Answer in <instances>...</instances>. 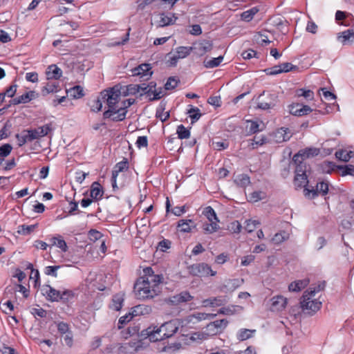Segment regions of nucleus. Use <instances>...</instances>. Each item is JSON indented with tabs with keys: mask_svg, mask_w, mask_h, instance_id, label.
<instances>
[{
	"mask_svg": "<svg viewBox=\"0 0 354 354\" xmlns=\"http://www.w3.org/2000/svg\"><path fill=\"white\" fill-rule=\"evenodd\" d=\"M37 224L26 225H21L18 227L17 232L19 234L22 235H28L34 231V230L37 227Z\"/></svg>",
	"mask_w": 354,
	"mask_h": 354,
	"instance_id": "nucleus-39",
	"label": "nucleus"
},
{
	"mask_svg": "<svg viewBox=\"0 0 354 354\" xmlns=\"http://www.w3.org/2000/svg\"><path fill=\"white\" fill-rule=\"evenodd\" d=\"M122 94V86L118 84L109 90L102 91L100 97L104 102H106L109 109H111L117 107L118 105H121L120 100Z\"/></svg>",
	"mask_w": 354,
	"mask_h": 354,
	"instance_id": "nucleus-3",
	"label": "nucleus"
},
{
	"mask_svg": "<svg viewBox=\"0 0 354 354\" xmlns=\"http://www.w3.org/2000/svg\"><path fill=\"white\" fill-rule=\"evenodd\" d=\"M47 80H58L61 77L62 71L56 65H50L46 71Z\"/></svg>",
	"mask_w": 354,
	"mask_h": 354,
	"instance_id": "nucleus-25",
	"label": "nucleus"
},
{
	"mask_svg": "<svg viewBox=\"0 0 354 354\" xmlns=\"http://www.w3.org/2000/svg\"><path fill=\"white\" fill-rule=\"evenodd\" d=\"M266 194L263 192H254L250 194V201L252 202H257L265 198Z\"/></svg>",
	"mask_w": 354,
	"mask_h": 354,
	"instance_id": "nucleus-62",
	"label": "nucleus"
},
{
	"mask_svg": "<svg viewBox=\"0 0 354 354\" xmlns=\"http://www.w3.org/2000/svg\"><path fill=\"white\" fill-rule=\"evenodd\" d=\"M319 153V150L317 148H306L304 150H300L297 153L293 156L294 161H299V158L304 161V158L314 157Z\"/></svg>",
	"mask_w": 354,
	"mask_h": 354,
	"instance_id": "nucleus-16",
	"label": "nucleus"
},
{
	"mask_svg": "<svg viewBox=\"0 0 354 354\" xmlns=\"http://www.w3.org/2000/svg\"><path fill=\"white\" fill-rule=\"evenodd\" d=\"M270 310L278 312L283 310L287 304V299L283 296L278 295L270 299Z\"/></svg>",
	"mask_w": 354,
	"mask_h": 354,
	"instance_id": "nucleus-14",
	"label": "nucleus"
},
{
	"mask_svg": "<svg viewBox=\"0 0 354 354\" xmlns=\"http://www.w3.org/2000/svg\"><path fill=\"white\" fill-rule=\"evenodd\" d=\"M17 88V84H12L4 92L1 93V94H3V100L5 99L6 96L12 97L16 93Z\"/></svg>",
	"mask_w": 354,
	"mask_h": 354,
	"instance_id": "nucleus-58",
	"label": "nucleus"
},
{
	"mask_svg": "<svg viewBox=\"0 0 354 354\" xmlns=\"http://www.w3.org/2000/svg\"><path fill=\"white\" fill-rule=\"evenodd\" d=\"M234 183L241 187H245L250 183V177L247 174H239L234 180Z\"/></svg>",
	"mask_w": 354,
	"mask_h": 354,
	"instance_id": "nucleus-35",
	"label": "nucleus"
},
{
	"mask_svg": "<svg viewBox=\"0 0 354 354\" xmlns=\"http://www.w3.org/2000/svg\"><path fill=\"white\" fill-rule=\"evenodd\" d=\"M351 153H352V151L348 152L346 151L340 150L335 153V156L340 160L348 162L351 158Z\"/></svg>",
	"mask_w": 354,
	"mask_h": 354,
	"instance_id": "nucleus-48",
	"label": "nucleus"
},
{
	"mask_svg": "<svg viewBox=\"0 0 354 354\" xmlns=\"http://www.w3.org/2000/svg\"><path fill=\"white\" fill-rule=\"evenodd\" d=\"M309 282H310V281L308 279H304L302 280L295 281L292 282L289 285L288 289L290 291H292V292H299L301 289L306 287L308 285Z\"/></svg>",
	"mask_w": 354,
	"mask_h": 354,
	"instance_id": "nucleus-28",
	"label": "nucleus"
},
{
	"mask_svg": "<svg viewBox=\"0 0 354 354\" xmlns=\"http://www.w3.org/2000/svg\"><path fill=\"white\" fill-rule=\"evenodd\" d=\"M160 331L164 333L166 338L172 337L178 330V327L174 322L170 321L162 324Z\"/></svg>",
	"mask_w": 354,
	"mask_h": 354,
	"instance_id": "nucleus-19",
	"label": "nucleus"
},
{
	"mask_svg": "<svg viewBox=\"0 0 354 354\" xmlns=\"http://www.w3.org/2000/svg\"><path fill=\"white\" fill-rule=\"evenodd\" d=\"M227 302V299L225 296H218L204 299L202 303L203 306L205 307H216L223 306Z\"/></svg>",
	"mask_w": 354,
	"mask_h": 354,
	"instance_id": "nucleus-18",
	"label": "nucleus"
},
{
	"mask_svg": "<svg viewBox=\"0 0 354 354\" xmlns=\"http://www.w3.org/2000/svg\"><path fill=\"white\" fill-rule=\"evenodd\" d=\"M190 274L194 276L206 277L208 275L214 276L216 272L213 271L211 268L205 263H196L189 266Z\"/></svg>",
	"mask_w": 354,
	"mask_h": 354,
	"instance_id": "nucleus-7",
	"label": "nucleus"
},
{
	"mask_svg": "<svg viewBox=\"0 0 354 354\" xmlns=\"http://www.w3.org/2000/svg\"><path fill=\"white\" fill-rule=\"evenodd\" d=\"M127 111L122 108L121 105L117 107L109 109L103 113L104 118H111L113 121H122L126 117Z\"/></svg>",
	"mask_w": 354,
	"mask_h": 354,
	"instance_id": "nucleus-8",
	"label": "nucleus"
},
{
	"mask_svg": "<svg viewBox=\"0 0 354 354\" xmlns=\"http://www.w3.org/2000/svg\"><path fill=\"white\" fill-rule=\"evenodd\" d=\"M177 134H178V138L185 139V138H188L189 137L190 132L183 124H180L177 128Z\"/></svg>",
	"mask_w": 354,
	"mask_h": 354,
	"instance_id": "nucleus-49",
	"label": "nucleus"
},
{
	"mask_svg": "<svg viewBox=\"0 0 354 354\" xmlns=\"http://www.w3.org/2000/svg\"><path fill=\"white\" fill-rule=\"evenodd\" d=\"M124 294L122 292H119L113 295L110 308L116 311L120 310L122 307V304L124 300Z\"/></svg>",
	"mask_w": 354,
	"mask_h": 354,
	"instance_id": "nucleus-27",
	"label": "nucleus"
},
{
	"mask_svg": "<svg viewBox=\"0 0 354 354\" xmlns=\"http://www.w3.org/2000/svg\"><path fill=\"white\" fill-rule=\"evenodd\" d=\"M53 130L51 124H47L38 128L33 129H28L30 138L32 140L39 139L48 135V133Z\"/></svg>",
	"mask_w": 354,
	"mask_h": 354,
	"instance_id": "nucleus-10",
	"label": "nucleus"
},
{
	"mask_svg": "<svg viewBox=\"0 0 354 354\" xmlns=\"http://www.w3.org/2000/svg\"><path fill=\"white\" fill-rule=\"evenodd\" d=\"M145 280L149 281V283L151 284L153 289H159L158 286L162 282V275L155 274L154 276L146 277Z\"/></svg>",
	"mask_w": 354,
	"mask_h": 354,
	"instance_id": "nucleus-37",
	"label": "nucleus"
},
{
	"mask_svg": "<svg viewBox=\"0 0 354 354\" xmlns=\"http://www.w3.org/2000/svg\"><path fill=\"white\" fill-rule=\"evenodd\" d=\"M151 67L149 64H142L131 70L133 76H139L144 80H148L152 75Z\"/></svg>",
	"mask_w": 354,
	"mask_h": 354,
	"instance_id": "nucleus-11",
	"label": "nucleus"
},
{
	"mask_svg": "<svg viewBox=\"0 0 354 354\" xmlns=\"http://www.w3.org/2000/svg\"><path fill=\"white\" fill-rule=\"evenodd\" d=\"M192 49V47L180 46L176 48L175 53L178 55V58L183 59L188 56Z\"/></svg>",
	"mask_w": 354,
	"mask_h": 354,
	"instance_id": "nucleus-40",
	"label": "nucleus"
},
{
	"mask_svg": "<svg viewBox=\"0 0 354 354\" xmlns=\"http://www.w3.org/2000/svg\"><path fill=\"white\" fill-rule=\"evenodd\" d=\"M56 324H57V330L62 336H64V334L71 332L70 328H69V326L68 324L63 322H59L57 323Z\"/></svg>",
	"mask_w": 354,
	"mask_h": 354,
	"instance_id": "nucleus-54",
	"label": "nucleus"
},
{
	"mask_svg": "<svg viewBox=\"0 0 354 354\" xmlns=\"http://www.w3.org/2000/svg\"><path fill=\"white\" fill-rule=\"evenodd\" d=\"M255 40L257 43L260 44L261 45H267L270 44V41L268 39V37L259 32L257 35H254Z\"/></svg>",
	"mask_w": 354,
	"mask_h": 354,
	"instance_id": "nucleus-59",
	"label": "nucleus"
},
{
	"mask_svg": "<svg viewBox=\"0 0 354 354\" xmlns=\"http://www.w3.org/2000/svg\"><path fill=\"white\" fill-rule=\"evenodd\" d=\"M208 337H209V336L205 330L204 332L194 333L192 335L190 339H192L193 341L205 340V339H207Z\"/></svg>",
	"mask_w": 354,
	"mask_h": 354,
	"instance_id": "nucleus-57",
	"label": "nucleus"
},
{
	"mask_svg": "<svg viewBox=\"0 0 354 354\" xmlns=\"http://www.w3.org/2000/svg\"><path fill=\"white\" fill-rule=\"evenodd\" d=\"M43 293L46 299L50 301H58L60 297V291L55 290L50 286H46L43 288Z\"/></svg>",
	"mask_w": 354,
	"mask_h": 354,
	"instance_id": "nucleus-23",
	"label": "nucleus"
},
{
	"mask_svg": "<svg viewBox=\"0 0 354 354\" xmlns=\"http://www.w3.org/2000/svg\"><path fill=\"white\" fill-rule=\"evenodd\" d=\"M288 239V234L283 231L279 233H277L272 238V241L275 244H280L281 243H282L283 241H286Z\"/></svg>",
	"mask_w": 354,
	"mask_h": 354,
	"instance_id": "nucleus-47",
	"label": "nucleus"
},
{
	"mask_svg": "<svg viewBox=\"0 0 354 354\" xmlns=\"http://www.w3.org/2000/svg\"><path fill=\"white\" fill-rule=\"evenodd\" d=\"M241 229V225L238 221L232 222L228 226V230L233 233H239Z\"/></svg>",
	"mask_w": 354,
	"mask_h": 354,
	"instance_id": "nucleus-64",
	"label": "nucleus"
},
{
	"mask_svg": "<svg viewBox=\"0 0 354 354\" xmlns=\"http://www.w3.org/2000/svg\"><path fill=\"white\" fill-rule=\"evenodd\" d=\"M329 184L326 181L318 182L315 187H305L304 189V195L309 199L317 197L319 194L324 196L328 192Z\"/></svg>",
	"mask_w": 354,
	"mask_h": 354,
	"instance_id": "nucleus-5",
	"label": "nucleus"
},
{
	"mask_svg": "<svg viewBox=\"0 0 354 354\" xmlns=\"http://www.w3.org/2000/svg\"><path fill=\"white\" fill-rule=\"evenodd\" d=\"M324 165L328 167L327 172L329 173L330 170H334L335 168L342 170V176L351 175L354 176V166L351 165L345 166H337L331 162H325Z\"/></svg>",
	"mask_w": 354,
	"mask_h": 354,
	"instance_id": "nucleus-15",
	"label": "nucleus"
},
{
	"mask_svg": "<svg viewBox=\"0 0 354 354\" xmlns=\"http://www.w3.org/2000/svg\"><path fill=\"white\" fill-rule=\"evenodd\" d=\"M189 114V117L192 119V123L197 121L201 116L200 110L197 107H192L187 112Z\"/></svg>",
	"mask_w": 354,
	"mask_h": 354,
	"instance_id": "nucleus-50",
	"label": "nucleus"
},
{
	"mask_svg": "<svg viewBox=\"0 0 354 354\" xmlns=\"http://www.w3.org/2000/svg\"><path fill=\"white\" fill-rule=\"evenodd\" d=\"M140 86L138 84H129L127 86H122V93L123 95H136L139 93Z\"/></svg>",
	"mask_w": 354,
	"mask_h": 354,
	"instance_id": "nucleus-34",
	"label": "nucleus"
},
{
	"mask_svg": "<svg viewBox=\"0 0 354 354\" xmlns=\"http://www.w3.org/2000/svg\"><path fill=\"white\" fill-rule=\"evenodd\" d=\"M59 268H60L59 266H47L45 268L44 272L46 275H50L56 277L57 276V271Z\"/></svg>",
	"mask_w": 354,
	"mask_h": 354,
	"instance_id": "nucleus-63",
	"label": "nucleus"
},
{
	"mask_svg": "<svg viewBox=\"0 0 354 354\" xmlns=\"http://www.w3.org/2000/svg\"><path fill=\"white\" fill-rule=\"evenodd\" d=\"M315 293V290L305 291L300 301L302 310L309 314L315 313L322 306V302L318 301L317 299H313Z\"/></svg>",
	"mask_w": 354,
	"mask_h": 354,
	"instance_id": "nucleus-4",
	"label": "nucleus"
},
{
	"mask_svg": "<svg viewBox=\"0 0 354 354\" xmlns=\"http://www.w3.org/2000/svg\"><path fill=\"white\" fill-rule=\"evenodd\" d=\"M216 316V314L212 313H196L189 315L188 317V321L190 322L196 323V322H200L202 320L212 319Z\"/></svg>",
	"mask_w": 354,
	"mask_h": 354,
	"instance_id": "nucleus-24",
	"label": "nucleus"
},
{
	"mask_svg": "<svg viewBox=\"0 0 354 354\" xmlns=\"http://www.w3.org/2000/svg\"><path fill=\"white\" fill-rule=\"evenodd\" d=\"M247 122L248 123H250L249 133H255L259 131H261V129H259L260 124L258 122L252 120H248Z\"/></svg>",
	"mask_w": 354,
	"mask_h": 354,
	"instance_id": "nucleus-61",
	"label": "nucleus"
},
{
	"mask_svg": "<svg viewBox=\"0 0 354 354\" xmlns=\"http://www.w3.org/2000/svg\"><path fill=\"white\" fill-rule=\"evenodd\" d=\"M103 195V191L101 188L100 183L94 182L91 188V196L95 199H100Z\"/></svg>",
	"mask_w": 354,
	"mask_h": 354,
	"instance_id": "nucleus-30",
	"label": "nucleus"
},
{
	"mask_svg": "<svg viewBox=\"0 0 354 354\" xmlns=\"http://www.w3.org/2000/svg\"><path fill=\"white\" fill-rule=\"evenodd\" d=\"M134 292L138 299L153 298L160 292V289H153L145 277L140 278L134 285Z\"/></svg>",
	"mask_w": 354,
	"mask_h": 354,
	"instance_id": "nucleus-1",
	"label": "nucleus"
},
{
	"mask_svg": "<svg viewBox=\"0 0 354 354\" xmlns=\"http://www.w3.org/2000/svg\"><path fill=\"white\" fill-rule=\"evenodd\" d=\"M292 165L295 167V175H299V176H307V172L308 171V165L306 163L299 158V161H294L293 159L292 160Z\"/></svg>",
	"mask_w": 354,
	"mask_h": 354,
	"instance_id": "nucleus-26",
	"label": "nucleus"
},
{
	"mask_svg": "<svg viewBox=\"0 0 354 354\" xmlns=\"http://www.w3.org/2000/svg\"><path fill=\"white\" fill-rule=\"evenodd\" d=\"M59 84L57 82H48L41 89V93L43 95H46L50 93H55L57 91V87Z\"/></svg>",
	"mask_w": 354,
	"mask_h": 354,
	"instance_id": "nucleus-36",
	"label": "nucleus"
},
{
	"mask_svg": "<svg viewBox=\"0 0 354 354\" xmlns=\"http://www.w3.org/2000/svg\"><path fill=\"white\" fill-rule=\"evenodd\" d=\"M39 94L35 91H31L26 93L17 97L12 99L11 101L13 104H26L29 102L32 99H35L38 97Z\"/></svg>",
	"mask_w": 354,
	"mask_h": 354,
	"instance_id": "nucleus-20",
	"label": "nucleus"
},
{
	"mask_svg": "<svg viewBox=\"0 0 354 354\" xmlns=\"http://www.w3.org/2000/svg\"><path fill=\"white\" fill-rule=\"evenodd\" d=\"M129 162L127 159L124 158V160L117 163L112 171V185L115 188L116 187V177L119 172L123 171L128 168Z\"/></svg>",
	"mask_w": 354,
	"mask_h": 354,
	"instance_id": "nucleus-22",
	"label": "nucleus"
},
{
	"mask_svg": "<svg viewBox=\"0 0 354 354\" xmlns=\"http://www.w3.org/2000/svg\"><path fill=\"white\" fill-rule=\"evenodd\" d=\"M291 136L289 129L285 127L277 129L274 133L275 141L279 143L288 140Z\"/></svg>",
	"mask_w": 354,
	"mask_h": 354,
	"instance_id": "nucleus-21",
	"label": "nucleus"
},
{
	"mask_svg": "<svg viewBox=\"0 0 354 354\" xmlns=\"http://www.w3.org/2000/svg\"><path fill=\"white\" fill-rule=\"evenodd\" d=\"M217 222L218 221H212V222H210L209 223L204 224V225H203L204 230L209 234L216 232L218 228Z\"/></svg>",
	"mask_w": 354,
	"mask_h": 354,
	"instance_id": "nucleus-53",
	"label": "nucleus"
},
{
	"mask_svg": "<svg viewBox=\"0 0 354 354\" xmlns=\"http://www.w3.org/2000/svg\"><path fill=\"white\" fill-rule=\"evenodd\" d=\"M278 102L279 97L276 93L263 91L256 99V108L263 111L274 109Z\"/></svg>",
	"mask_w": 354,
	"mask_h": 354,
	"instance_id": "nucleus-2",
	"label": "nucleus"
},
{
	"mask_svg": "<svg viewBox=\"0 0 354 354\" xmlns=\"http://www.w3.org/2000/svg\"><path fill=\"white\" fill-rule=\"evenodd\" d=\"M259 224L260 223L257 221H247L246 225L245 226V230L248 232H252L257 228V226L259 225Z\"/></svg>",
	"mask_w": 354,
	"mask_h": 354,
	"instance_id": "nucleus-60",
	"label": "nucleus"
},
{
	"mask_svg": "<svg viewBox=\"0 0 354 354\" xmlns=\"http://www.w3.org/2000/svg\"><path fill=\"white\" fill-rule=\"evenodd\" d=\"M180 82V80L176 77H170L168 78L167 82L165 84V90L174 89Z\"/></svg>",
	"mask_w": 354,
	"mask_h": 354,
	"instance_id": "nucleus-42",
	"label": "nucleus"
},
{
	"mask_svg": "<svg viewBox=\"0 0 354 354\" xmlns=\"http://www.w3.org/2000/svg\"><path fill=\"white\" fill-rule=\"evenodd\" d=\"M255 331V330L241 329L238 334V339L240 341L246 340L251 337Z\"/></svg>",
	"mask_w": 354,
	"mask_h": 354,
	"instance_id": "nucleus-43",
	"label": "nucleus"
},
{
	"mask_svg": "<svg viewBox=\"0 0 354 354\" xmlns=\"http://www.w3.org/2000/svg\"><path fill=\"white\" fill-rule=\"evenodd\" d=\"M165 108L161 105L156 111V117L159 118L162 122L166 121L169 118V112H164Z\"/></svg>",
	"mask_w": 354,
	"mask_h": 354,
	"instance_id": "nucleus-46",
	"label": "nucleus"
},
{
	"mask_svg": "<svg viewBox=\"0 0 354 354\" xmlns=\"http://www.w3.org/2000/svg\"><path fill=\"white\" fill-rule=\"evenodd\" d=\"M193 298L192 296L187 291H183L180 292L179 294L175 295L171 297L169 299V301L171 304L174 305H178L183 302H187L192 300Z\"/></svg>",
	"mask_w": 354,
	"mask_h": 354,
	"instance_id": "nucleus-17",
	"label": "nucleus"
},
{
	"mask_svg": "<svg viewBox=\"0 0 354 354\" xmlns=\"http://www.w3.org/2000/svg\"><path fill=\"white\" fill-rule=\"evenodd\" d=\"M102 102H104L101 97L93 100L91 103V111L94 112L100 111L102 108Z\"/></svg>",
	"mask_w": 354,
	"mask_h": 354,
	"instance_id": "nucleus-55",
	"label": "nucleus"
},
{
	"mask_svg": "<svg viewBox=\"0 0 354 354\" xmlns=\"http://www.w3.org/2000/svg\"><path fill=\"white\" fill-rule=\"evenodd\" d=\"M194 227V223L192 220H180L178 222V227L179 230L183 232H189L191 231L192 227Z\"/></svg>",
	"mask_w": 354,
	"mask_h": 354,
	"instance_id": "nucleus-31",
	"label": "nucleus"
},
{
	"mask_svg": "<svg viewBox=\"0 0 354 354\" xmlns=\"http://www.w3.org/2000/svg\"><path fill=\"white\" fill-rule=\"evenodd\" d=\"M289 112L295 116L306 115L312 112L313 109L308 105H302L299 103H293L289 105Z\"/></svg>",
	"mask_w": 354,
	"mask_h": 354,
	"instance_id": "nucleus-12",
	"label": "nucleus"
},
{
	"mask_svg": "<svg viewBox=\"0 0 354 354\" xmlns=\"http://www.w3.org/2000/svg\"><path fill=\"white\" fill-rule=\"evenodd\" d=\"M69 93L72 97L77 99L84 96V91L80 86H75L71 88Z\"/></svg>",
	"mask_w": 354,
	"mask_h": 354,
	"instance_id": "nucleus-51",
	"label": "nucleus"
},
{
	"mask_svg": "<svg viewBox=\"0 0 354 354\" xmlns=\"http://www.w3.org/2000/svg\"><path fill=\"white\" fill-rule=\"evenodd\" d=\"M212 47H213V44H212V41L205 40L199 44L198 48L200 50V52L202 54H203V53L210 51L212 49Z\"/></svg>",
	"mask_w": 354,
	"mask_h": 354,
	"instance_id": "nucleus-52",
	"label": "nucleus"
},
{
	"mask_svg": "<svg viewBox=\"0 0 354 354\" xmlns=\"http://www.w3.org/2000/svg\"><path fill=\"white\" fill-rule=\"evenodd\" d=\"M293 183L296 189L304 187V189L305 187H311V185H308V176L295 175Z\"/></svg>",
	"mask_w": 354,
	"mask_h": 354,
	"instance_id": "nucleus-29",
	"label": "nucleus"
},
{
	"mask_svg": "<svg viewBox=\"0 0 354 354\" xmlns=\"http://www.w3.org/2000/svg\"><path fill=\"white\" fill-rule=\"evenodd\" d=\"M223 56L221 55V56H218V57L213 58L210 60H207V61L205 60L203 62L204 66L205 68H215L220 65V64L223 61Z\"/></svg>",
	"mask_w": 354,
	"mask_h": 354,
	"instance_id": "nucleus-38",
	"label": "nucleus"
},
{
	"mask_svg": "<svg viewBox=\"0 0 354 354\" xmlns=\"http://www.w3.org/2000/svg\"><path fill=\"white\" fill-rule=\"evenodd\" d=\"M30 134L28 129L22 131L20 133L16 134V138L18 141V145L19 147L23 146L28 142H32V139L29 137Z\"/></svg>",
	"mask_w": 354,
	"mask_h": 354,
	"instance_id": "nucleus-32",
	"label": "nucleus"
},
{
	"mask_svg": "<svg viewBox=\"0 0 354 354\" xmlns=\"http://www.w3.org/2000/svg\"><path fill=\"white\" fill-rule=\"evenodd\" d=\"M228 323L226 319L215 320L206 326L205 330L209 337L219 335L227 328Z\"/></svg>",
	"mask_w": 354,
	"mask_h": 354,
	"instance_id": "nucleus-6",
	"label": "nucleus"
},
{
	"mask_svg": "<svg viewBox=\"0 0 354 354\" xmlns=\"http://www.w3.org/2000/svg\"><path fill=\"white\" fill-rule=\"evenodd\" d=\"M259 11L258 8L254 7L248 10L243 12L241 15V19L245 21H250L252 19L253 17Z\"/></svg>",
	"mask_w": 354,
	"mask_h": 354,
	"instance_id": "nucleus-41",
	"label": "nucleus"
},
{
	"mask_svg": "<svg viewBox=\"0 0 354 354\" xmlns=\"http://www.w3.org/2000/svg\"><path fill=\"white\" fill-rule=\"evenodd\" d=\"M204 214L208 218L209 222H212V221H218V218L216 216L215 211L210 206H208V207L205 208Z\"/></svg>",
	"mask_w": 354,
	"mask_h": 354,
	"instance_id": "nucleus-45",
	"label": "nucleus"
},
{
	"mask_svg": "<svg viewBox=\"0 0 354 354\" xmlns=\"http://www.w3.org/2000/svg\"><path fill=\"white\" fill-rule=\"evenodd\" d=\"M52 244L57 246L60 248L63 252H66L68 247L66 241L62 239H59L57 237H53L51 239Z\"/></svg>",
	"mask_w": 354,
	"mask_h": 354,
	"instance_id": "nucleus-44",
	"label": "nucleus"
},
{
	"mask_svg": "<svg viewBox=\"0 0 354 354\" xmlns=\"http://www.w3.org/2000/svg\"><path fill=\"white\" fill-rule=\"evenodd\" d=\"M161 326H150L142 331V335H147L151 342H158L167 339L164 333L160 331Z\"/></svg>",
	"mask_w": 354,
	"mask_h": 354,
	"instance_id": "nucleus-9",
	"label": "nucleus"
},
{
	"mask_svg": "<svg viewBox=\"0 0 354 354\" xmlns=\"http://www.w3.org/2000/svg\"><path fill=\"white\" fill-rule=\"evenodd\" d=\"M12 149V147L10 144H5L0 147V158L4 160V158L10 153Z\"/></svg>",
	"mask_w": 354,
	"mask_h": 354,
	"instance_id": "nucleus-56",
	"label": "nucleus"
},
{
	"mask_svg": "<svg viewBox=\"0 0 354 354\" xmlns=\"http://www.w3.org/2000/svg\"><path fill=\"white\" fill-rule=\"evenodd\" d=\"M337 39L343 46L354 44V28H350L337 33Z\"/></svg>",
	"mask_w": 354,
	"mask_h": 354,
	"instance_id": "nucleus-13",
	"label": "nucleus"
},
{
	"mask_svg": "<svg viewBox=\"0 0 354 354\" xmlns=\"http://www.w3.org/2000/svg\"><path fill=\"white\" fill-rule=\"evenodd\" d=\"M176 19L177 17H175L174 14H162L160 20V26H165L173 24Z\"/></svg>",
	"mask_w": 354,
	"mask_h": 354,
	"instance_id": "nucleus-33",
	"label": "nucleus"
}]
</instances>
